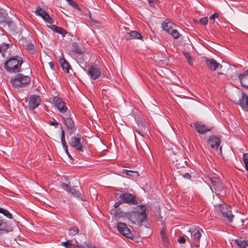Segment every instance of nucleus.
<instances>
[{
  "label": "nucleus",
  "mask_w": 248,
  "mask_h": 248,
  "mask_svg": "<svg viewBox=\"0 0 248 248\" xmlns=\"http://www.w3.org/2000/svg\"><path fill=\"white\" fill-rule=\"evenodd\" d=\"M35 47H27V49L29 51H31L32 53H34L36 51L35 50Z\"/></svg>",
  "instance_id": "nucleus-49"
},
{
  "label": "nucleus",
  "mask_w": 248,
  "mask_h": 248,
  "mask_svg": "<svg viewBox=\"0 0 248 248\" xmlns=\"http://www.w3.org/2000/svg\"><path fill=\"white\" fill-rule=\"evenodd\" d=\"M182 53L185 56L186 59L187 60L188 64L191 66H193L194 64V60L191 58L190 54L186 51H182Z\"/></svg>",
  "instance_id": "nucleus-28"
},
{
  "label": "nucleus",
  "mask_w": 248,
  "mask_h": 248,
  "mask_svg": "<svg viewBox=\"0 0 248 248\" xmlns=\"http://www.w3.org/2000/svg\"><path fill=\"white\" fill-rule=\"evenodd\" d=\"M122 172L124 173H125L127 175H129L131 176H135L139 175L138 172L137 171H135L133 170H122Z\"/></svg>",
  "instance_id": "nucleus-32"
},
{
  "label": "nucleus",
  "mask_w": 248,
  "mask_h": 248,
  "mask_svg": "<svg viewBox=\"0 0 248 248\" xmlns=\"http://www.w3.org/2000/svg\"><path fill=\"white\" fill-rule=\"evenodd\" d=\"M193 246H192V248H199V244L198 243H192Z\"/></svg>",
  "instance_id": "nucleus-48"
},
{
  "label": "nucleus",
  "mask_w": 248,
  "mask_h": 248,
  "mask_svg": "<svg viewBox=\"0 0 248 248\" xmlns=\"http://www.w3.org/2000/svg\"><path fill=\"white\" fill-rule=\"evenodd\" d=\"M0 213L2 214L5 217L8 218H12V215L6 209H4L2 208H0Z\"/></svg>",
  "instance_id": "nucleus-33"
},
{
  "label": "nucleus",
  "mask_w": 248,
  "mask_h": 248,
  "mask_svg": "<svg viewBox=\"0 0 248 248\" xmlns=\"http://www.w3.org/2000/svg\"><path fill=\"white\" fill-rule=\"evenodd\" d=\"M96 248V247H94V246L92 247V246H88L87 248Z\"/></svg>",
  "instance_id": "nucleus-51"
},
{
  "label": "nucleus",
  "mask_w": 248,
  "mask_h": 248,
  "mask_svg": "<svg viewBox=\"0 0 248 248\" xmlns=\"http://www.w3.org/2000/svg\"><path fill=\"white\" fill-rule=\"evenodd\" d=\"M41 98L39 95H31L30 97L29 108L31 110H33L37 108L41 103Z\"/></svg>",
  "instance_id": "nucleus-11"
},
{
  "label": "nucleus",
  "mask_w": 248,
  "mask_h": 248,
  "mask_svg": "<svg viewBox=\"0 0 248 248\" xmlns=\"http://www.w3.org/2000/svg\"><path fill=\"white\" fill-rule=\"evenodd\" d=\"M120 191L123 192L119 196V198L121 199L123 203H127L130 205H137L138 204L136 196L133 194L126 192L124 189L122 188Z\"/></svg>",
  "instance_id": "nucleus-5"
},
{
  "label": "nucleus",
  "mask_w": 248,
  "mask_h": 248,
  "mask_svg": "<svg viewBox=\"0 0 248 248\" xmlns=\"http://www.w3.org/2000/svg\"><path fill=\"white\" fill-rule=\"evenodd\" d=\"M94 22L96 23H97V22L95 21H94Z\"/></svg>",
  "instance_id": "nucleus-56"
},
{
  "label": "nucleus",
  "mask_w": 248,
  "mask_h": 248,
  "mask_svg": "<svg viewBox=\"0 0 248 248\" xmlns=\"http://www.w3.org/2000/svg\"><path fill=\"white\" fill-rule=\"evenodd\" d=\"M2 40L3 42L0 45V46H10L12 45L11 44V41L9 40V38L7 36H3L2 37Z\"/></svg>",
  "instance_id": "nucleus-30"
},
{
  "label": "nucleus",
  "mask_w": 248,
  "mask_h": 248,
  "mask_svg": "<svg viewBox=\"0 0 248 248\" xmlns=\"http://www.w3.org/2000/svg\"><path fill=\"white\" fill-rule=\"evenodd\" d=\"M156 0H148L149 3H150V5L151 6H153L155 5V2Z\"/></svg>",
  "instance_id": "nucleus-46"
},
{
  "label": "nucleus",
  "mask_w": 248,
  "mask_h": 248,
  "mask_svg": "<svg viewBox=\"0 0 248 248\" xmlns=\"http://www.w3.org/2000/svg\"><path fill=\"white\" fill-rule=\"evenodd\" d=\"M59 61L62 70L66 73H69L70 65L69 64L66 60L64 58L62 57L60 58Z\"/></svg>",
  "instance_id": "nucleus-25"
},
{
  "label": "nucleus",
  "mask_w": 248,
  "mask_h": 248,
  "mask_svg": "<svg viewBox=\"0 0 248 248\" xmlns=\"http://www.w3.org/2000/svg\"><path fill=\"white\" fill-rule=\"evenodd\" d=\"M12 21L10 17L8 16L7 14L4 12H0V24L3 25L4 26L11 25Z\"/></svg>",
  "instance_id": "nucleus-20"
},
{
  "label": "nucleus",
  "mask_w": 248,
  "mask_h": 248,
  "mask_svg": "<svg viewBox=\"0 0 248 248\" xmlns=\"http://www.w3.org/2000/svg\"><path fill=\"white\" fill-rule=\"evenodd\" d=\"M84 70L87 72L91 79L93 80L98 79L101 76L100 69L96 65H89L87 69H84Z\"/></svg>",
  "instance_id": "nucleus-7"
},
{
  "label": "nucleus",
  "mask_w": 248,
  "mask_h": 248,
  "mask_svg": "<svg viewBox=\"0 0 248 248\" xmlns=\"http://www.w3.org/2000/svg\"><path fill=\"white\" fill-rule=\"evenodd\" d=\"M238 104L243 109L247 108L248 111V95L242 93V97L238 100Z\"/></svg>",
  "instance_id": "nucleus-24"
},
{
  "label": "nucleus",
  "mask_w": 248,
  "mask_h": 248,
  "mask_svg": "<svg viewBox=\"0 0 248 248\" xmlns=\"http://www.w3.org/2000/svg\"><path fill=\"white\" fill-rule=\"evenodd\" d=\"M162 28L175 39H178L181 36V34L176 30V25L170 21H164L162 23Z\"/></svg>",
  "instance_id": "nucleus-6"
},
{
  "label": "nucleus",
  "mask_w": 248,
  "mask_h": 248,
  "mask_svg": "<svg viewBox=\"0 0 248 248\" xmlns=\"http://www.w3.org/2000/svg\"><path fill=\"white\" fill-rule=\"evenodd\" d=\"M208 143L213 149L217 150L220 145V140L216 136H211L208 140Z\"/></svg>",
  "instance_id": "nucleus-18"
},
{
  "label": "nucleus",
  "mask_w": 248,
  "mask_h": 248,
  "mask_svg": "<svg viewBox=\"0 0 248 248\" xmlns=\"http://www.w3.org/2000/svg\"><path fill=\"white\" fill-rule=\"evenodd\" d=\"M194 21H195V22H197V20H194Z\"/></svg>",
  "instance_id": "nucleus-54"
},
{
  "label": "nucleus",
  "mask_w": 248,
  "mask_h": 248,
  "mask_svg": "<svg viewBox=\"0 0 248 248\" xmlns=\"http://www.w3.org/2000/svg\"><path fill=\"white\" fill-rule=\"evenodd\" d=\"M243 161L245 163H248V154L245 153L243 155Z\"/></svg>",
  "instance_id": "nucleus-41"
},
{
  "label": "nucleus",
  "mask_w": 248,
  "mask_h": 248,
  "mask_svg": "<svg viewBox=\"0 0 248 248\" xmlns=\"http://www.w3.org/2000/svg\"><path fill=\"white\" fill-rule=\"evenodd\" d=\"M199 23L203 25H206L208 24L207 17H203L200 19Z\"/></svg>",
  "instance_id": "nucleus-38"
},
{
  "label": "nucleus",
  "mask_w": 248,
  "mask_h": 248,
  "mask_svg": "<svg viewBox=\"0 0 248 248\" xmlns=\"http://www.w3.org/2000/svg\"><path fill=\"white\" fill-rule=\"evenodd\" d=\"M53 102L61 113H65L67 111V107L65 105V103L63 102L62 100L59 97H54L53 99Z\"/></svg>",
  "instance_id": "nucleus-12"
},
{
  "label": "nucleus",
  "mask_w": 248,
  "mask_h": 248,
  "mask_svg": "<svg viewBox=\"0 0 248 248\" xmlns=\"http://www.w3.org/2000/svg\"><path fill=\"white\" fill-rule=\"evenodd\" d=\"M218 14L217 13H215L210 16V19L213 21V23L215 22V19L218 17Z\"/></svg>",
  "instance_id": "nucleus-39"
},
{
  "label": "nucleus",
  "mask_w": 248,
  "mask_h": 248,
  "mask_svg": "<svg viewBox=\"0 0 248 248\" xmlns=\"http://www.w3.org/2000/svg\"><path fill=\"white\" fill-rule=\"evenodd\" d=\"M160 234L161 235V239L164 243H166L167 242V238L166 237L165 234V232L164 230H162L160 232Z\"/></svg>",
  "instance_id": "nucleus-36"
},
{
  "label": "nucleus",
  "mask_w": 248,
  "mask_h": 248,
  "mask_svg": "<svg viewBox=\"0 0 248 248\" xmlns=\"http://www.w3.org/2000/svg\"><path fill=\"white\" fill-rule=\"evenodd\" d=\"M138 207L140 208V211L124 212L115 210L114 215L117 217L127 219L134 224L141 225L147 218L146 208L144 205H139Z\"/></svg>",
  "instance_id": "nucleus-1"
},
{
  "label": "nucleus",
  "mask_w": 248,
  "mask_h": 248,
  "mask_svg": "<svg viewBox=\"0 0 248 248\" xmlns=\"http://www.w3.org/2000/svg\"><path fill=\"white\" fill-rule=\"evenodd\" d=\"M245 168L247 171H248V163H245Z\"/></svg>",
  "instance_id": "nucleus-50"
},
{
  "label": "nucleus",
  "mask_w": 248,
  "mask_h": 248,
  "mask_svg": "<svg viewBox=\"0 0 248 248\" xmlns=\"http://www.w3.org/2000/svg\"><path fill=\"white\" fill-rule=\"evenodd\" d=\"M62 245L66 248H76V245L72 243L71 240H68L65 242H62Z\"/></svg>",
  "instance_id": "nucleus-31"
},
{
  "label": "nucleus",
  "mask_w": 248,
  "mask_h": 248,
  "mask_svg": "<svg viewBox=\"0 0 248 248\" xmlns=\"http://www.w3.org/2000/svg\"><path fill=\"white\" fill-rule=\"evenodd\" d=\"M94 22L96 23H97V22L95 21H94Z\"/></svg>",
  "instance_id": "nucleus-55"
},
{
  "label": "nucleus",
  "mask_w": 248,
  "mask_h": 248,
  "mask_svg": "<svg viewBox=\"0 0 248 248\" xmlns=\"http://www.w3.org/2000/svg\"><path fill=\"white\" fill-rule=\"evenodd\" d=\"M219 209L224 217H226L229 222H232L234 216L229 210L226 204H222L219 206Z\"/></svg>",
  "instance_id": "nucleus-14"
},
{
  "label": "nucleus",
  "mask_w": 248,
  "mask_h": 248,
  "mask_svg": "<svg viewBox=\"0 0 248 248\" xmlns=\"http://www.w3.org/2000/svg\"><path fill=\"white\" fill-rule=\"evenodd\" d=\"M48 27L52 31H54L55 32L62 34V36H64L65 35V34H67V31L65 30H64L63 28H62L61 27H59L56 26L54 25L49 26Z\"/></svg>",
  "instance_id": "nucleus-26"
},
{
  "label": "nucleus",
  "mask_w": 248,
  "mask_h": 248,
  "mask_svg": "<svg viewBox=\"0 0 248 248\" xmlns=\"http://www.w3.org/2000/svg\"><path fill=\"white\" fill-rule=\"evenodd\" d=\"M49 124L51 125L54 126L56 128L59 125V123L55 120L53 121H50Z\"/></svg>",
  "instance_id": "nucleus-42"
},
{
  "label": "nucleus",
  "mask_w": 248,
  "mask_h": 248,
  "mask_svg": "<svg viewBox=\"0 0 248 248\" xmlns=\"http://www.w3.org/2000/svg\"><path fill=\"white\" fill-rule=\"evenodd\" d=\"M7 229V225L5 221L0 219V231H5Z\"/></svg>",
  "instance_id": "nucleus-35"
},
{
  "label": "nucleus",
  "mask_w": 248,
  "mask_h": 248,
  "mask_svg": "<svg viewBox=\"0 0 248 248\" xmlns=\"http://www.w3.org/2000/svg\"><path fill=\"white\" fill-rule=\"evenodd\" d=\"M94 22L96 23H97V22L95 21H94Z\"/></svg>",
  "instance_id": "nucleus-57"
},
{
  "label": "nucleus",
  "mask_w": 248,
  "mask_h": 248,
  "mask_svg": "<svg viewBox=\"0 0 248 248\" xmlns=\"http://www.w3.org/2000/svg\"><path fill=\"white\" fill-rule=\"evenodd\" d=\"M123 203L122 200L120 199V201H119L117 202H116V203L114 204V207L115 208H118L121 204Z\"/></svg>",
  "instance_id": "nucleus-44"
},
{
  "label": "nucleus",
  "mask_w": 248,
  "mask_h": 248,
  "mask_svg": "<svg viewBox=\"0 0 248 248\" xmlns=\"http://www.w3.org/2000/svg\"><path fill=\"white\" fill-rule=\"evenodd\" d=\"M31 81L29 76L18 73L11 78L10 83L14 88H19L27 86Z\"/></svg>",
  "instance_id": "nucleus-3"
},
{
  "label": "nucleus",
  "mask_w": 248,
  "mask_h": 248,
  "mask_svg": "<svg viewBox=\"0 0 248 248\" xmlns=\"http://www.w3.org/2000/svg\"><path fill=\"white\" fill-rule=\"evenodd\" d=\"M190 232L191 236L192 243H198L201 237L199 230L196 229L194 230H191Z\"/></svg>",
  "instance_id": "nucleus-23"
},
{
  "label": "nucleus",
  "mask_w": 248,
  "mask_h": 248,
  "mask_svg": "<svg viewBox=\"0 0 248 248\" xmlns=\"http://www.w3.org/2000/svg\"><path fill=\"white\" fill-rule=\"evenodd\" d=\"M194 127L197 131L201 134H205V132L210 131L212 129V127L206 125L201 122L196 123Z\"/></svg>",
  "instance_id": "nucleus-15"
},
{
  "label": "nucleus",
  "mask_w": 248,
  "mask_h": 248,
  "mask_svg": "<svg viewBox=\"0 0 248 248\" xmlns=\"http://www.w3.org/2000/svg\"><path fill=\"white\" fill-rule=\"evenodd\" d=\"M207 178L211 183L209 186L212 192H215L216 194L225 192L222 182L219 177L216 176H208Z\"/></svg>",
  "instance_id": "nucleus-4"
},
{
  "label": "nucleus",
  "mask_w": 248,
  "mask_h": 248,
  "mask_svg": "<svg viewBox=\"0 0 248 248\" xmlns=\"http://www.w3.org/2000/svg\"><path fill=\"white\" fill-rule=\"evenodd\" d=\"M1 48H2V47H0V53H2V49H1Z\"/></svg>",
  "instance_id": "nucleus-53"
},
{
  "label": "nucleus",
  "mask_w": 248,
  "mask_h": 248,
  "mask_svg": "<svg viewBox=\"0 0 248 248\" xmlns=\"http://www.w3.org/2000/svg\"><path fill=\"white\" fill-rule=\"evenodd\" d=\"M125 38L127 40H131L133 39H142V36L140 32L136 31H132L125 35Z\"/></svg>",
  "instance_id": "nucleus-22"
},
{
  "label": "nucleus",
  "mask_w": 248,
  "mask_h": 248,
  "mask_svg": "<svg viewBox=\"0 0 248 248\" xmlns=\"http://www.w3.org/2000/svg\"><path fill=\"white\" fill-rule=\"evenodd\" d=\"M239 79L243 87L248 89V70L239 75Z\"/></svg>",
  "instance_id": "nucleus-21"
},
{
  "label": "nucleus",
  "mask_w": 248,
  "mask_h": 248,
  "mask_svg": "<svg viewBox=\"0 0 248 248\" xmlns=\"http://www.w3.org/2000/svg\"><path fill=\"white\" fill-rule=\"evenodd\" d=\"M62 129V133H61V142L62 144V146H65L67 145L66 142L65 140V133L64 131L62 129V127H61Z\"/></svg>",
  "instance_id": "nucleus-34"
},
{
  "label": "nucleus",
  "mask_w": 248,
  "mask_h": 248,
  "mask_svg": "<svg viewBox=\"0 0 248 248\" xmlns=\"http://www.w3.org/2000/svg\"><path fill=\"white\" fill-rule=\"evenodd\" d=\"M28 46H34L33 44H31V45H29Z\"/></svg>",
  "instance_id": "nucleus-52"
},
{
  "label": "nucleus",
  "mask_w": 248,
  "mask_h": 248,
  "mask_svg": "<svg viewBox=\"0 0 248 248\" xmlns=\"http://www.w3.org/2000/svg\"><path fill=\"white\" fill-rule=\"evenodd\" d=\"M61 186L69 194H71L77 198H80L83 201H85L84 198L82 197L80 192L76 189L75 186H70L69 185L64 183H62Z\"/></svg>",
  "instance_id": "nucleus-9"
},
{
  "label": "nucleus",
  "mask_w": 248,
  "mask_h": 248,
  "mask_svg": "<svg viewBox=\"0 0 248 248\" xmlns=\"http://www.w3.org/2000/svg\"><path fill=\"white\" fill-rule=\"evenodd\" d=\"M64 124L70 135L74 133L76 131V127L74 122L71 118L63 117Z\"/></svg>",
  "instance_id": "nucleus-16"
},
{
  "label": "nucleus",
  "mask_w": 248,
  "mask_h": 248,
  "mask_svg": "<svg viewBox=\"0 0 248 248\" xmlns=\"http://www.w3.org/2000/svg\"><path fill=\"white\" fill-rule=\"evenodd\" d=\"M68 2L71 6L75 8L78 9V5L73 0H68Z\"/></svg>",
  "instance_id": "nucleus-37"
},
{
  "label": "nucleus",
  "mask_w": 248,
  "mask_h": 248,
  "mask_svg": "<svg viewBox=\"0 0 248 248\" xmlns=\"http://www.w3.org/2000/svg\"><path fill=\"white\" fill-rule=\"evenodd\" d=\"M49 65L52 70H55L54 64L53 63V62H49Z\"/></svg>",
  "instance_id": "nucleus-47"
},
{
  "label": "nucleus",
  "mask_w": 248,
  "mask_h": 248,
  "mask_svg": "<svg viewBox=\"0 0 248 248\" xmlns=\"http://www.w3.org/2000/svg\"><path fill=\"white\" fill-rule=\"evenodd\" d=\"M67 1H68V0H66Z\"/></svg>",
  "instance_id": "nucleus-58"
},
{
  "label": "nucleus",
  "mask_w": 248,
  "mask_h": 248,
  "mask_svg": "<svg viewBox=\"0 0 248 248\" xmlns=\"http://www.w3.org/2000/svg\"><path fill=\"white\" fill-rule=\"evenodd\" d=\"M206 63L208 68L211 71H215L218 66L222 67L219 63H218L216 60L213 59H207L206 60Z\"/></svg>",
  "instance_id": "nucleus-19"
},
{
  "label": "nucleus",
  "mask_w": 248,
  "mask_h": 248,
  "mask_svg": "<svg viewBox=\"0 0 248 248\" xmlns=\"http://www.w3.org/2000/svg\"><path fill=\"white\" fill-rule=\"evenodd\" d=\"M79 229L76 226H72L68 230V233L70 235L74 236L78 233Z\"/></svg>",
  "instance_id": "nucleus-29"
},
{
  "label": "nucleus",
  "mask_w": 248,
  "mask_h": 248,
  "mask_svg": "<svg viewBox=\"0 0 248 248\" xmlns=\"http://www.w3.org/2000/svg\"><path fill=\"white\" fill-rule=\"evenodd\" d=\"M85 52L84 47H71V49L69 50L70 55L77 57L82 56Z\"/></svg>",
  "instance_id": "nucleus-17"
},
{
  "label": "nucleus",
  "mask_w": 248,
  "mask_h": 248,
  "mask_svg": "<svg viewBox=\"0 0 248 248\" xmlns=\"http://www.w3.org/2000/svg\"><path fill=\"white\" fill-rule=\"evenodd\" d=\"M183 177L185 179L190 180L191 178V175L189 173L186 172L183 175Z\"/></svg>",
  "instance_id": "nucleus-43"
},
{
  "label": "nucleus",
  "mask_w": 248,
  "mask_h": 248,
  "mask_svg": "<svg viewBox=\"0 0 248 248\" xmlns=\"http://www.w3.org/2000/svg\"><path fill=\"white\" fill-rule=\"evenodd\" d=\"M116 227L119 232L123 235L130 239L133 237V234L131 232L125 223L118 222L117 224Z\"/></svg>",
  "instance_id": "nucleus-8"
},
{
  "label": "nucleus",
  "mask_w": 248,
  "mask_h": 248,
  "mask_svg": "<svg viewBox=\"0 0 248 248\" xmlns=\"http://www.w3.org/2000/svg\"><path fill=\"white\" fill-rule=\"evenodd\" d=\"M23 62L22 57L15 56L10 58L4 63V68L10 73H17L20 71Z\"/></svg>",
  "instance_id": "nucleus-2"
},
{
  "label": "nucleus",
  "mask_w": 248,
  "mask_h": 248,
  "mask_svg": "<svg viewBox=\"0 0 248 248\" xmlns=\"http://www.w3.org/2000/svg\"><path fill=\"white\" fill-rule=\"evenodd\" d=\"M81 138L80 136H74L71 137L70 144L78 152H83V146L81 142Z\"/></svg>",
  "instance_id": "nucleus-10"
},
{
  "label": "nucleus",
  "mask_w": 248,
  "mask_h": 248,
  "mask_svg": "<svg viewBox=\"0 0 248 248\" xmlns=\"http://www.w3.org/2000/svg\"><path fill=\"white\" fill-rule=\"evenodd\" d=\"M63 147L64 151H65V153L66 154V155H67V156L70 158H72V156L69 153L68 150V146L66 145L65 146H63Z\"/></svg>",
  "instance_id": "nucleus-40"
},
{
  "label": "nucleus",
  "mask_w": 248,
  "mask_h": 248,
  "mask_svg": "<svg viewBox=\"0 0 248 248\" xmlns=\"http://www.w3.org/2000/svg\"><path fill=\"white\" fill-rule=\"evenodd\" d=\"M36 14L41 16L43 19L49 24L53 23V20L47 12L40 7H37L35 10Z\"/></svg>",
  "instance_id": "nucleus-13"
},
{
  "label": "nucleus",
  "mask_w": 248,
  "mask_h": 248,
  "mask_svg": "<svg viewBox=\"0 0 248 248\" xmlns=\"http://www.w3.org/2000/svg\"><path fill=\"white\" fill-rule=\"evenodd\" d=\"M178 242L181 244H184L186 242V239L183 236L179 238Z\"/></svg>",
  "instance_id": "nucleus-45"
},
{
  "label": "nucleus",
  "mask_w": 248,
  "mask_h": 248,
  "mask_svg": "<svg viewBox=\"0 0 248 248\" xmlns=\"http://www.w3.org/2000/svg\"><path fill=\"white\" fill-rule=\"evenodd\" d=\"M237 245L240 248H246L248 246V242L242 238L235 240Z\"/></svg>",
  "instance_id": "nucleus-27"
}]
</instances>
